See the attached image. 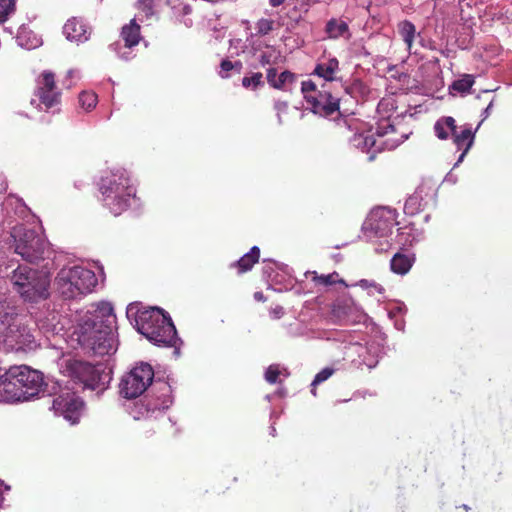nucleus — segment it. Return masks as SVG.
<instances>
[{"mask_svg":"<svg viewBox=\"0 0 512 512\" xmlns=\"http://www.w3.org/2000/svg\"><path fill=\"white\" fill-rule=\"evenodd\" d=\"M64 85H65L67 88H70V87L72 86V82L67 83V81H64Z\"/></svg>","mask_w":512,"mask_h":512,"instance_id":"56","label":"nucleus"},{"mask_svg":"<svg viewBox=\"0 0 512 512\" xmlns=\"http://www.w3.org/2000/svg\"><path fill=\"white\" fill-rule=\"evenodd\" d=\"M377 109H378V112L388 111L389 109L393 110L394 104L390 100L383 99L379 102Z\"/></svg>","mask_w":512,"mask_h":512,"instance_id":"45","label":"nucleus"},{"mask_svg":"<svg viewBox=\"0 0 512 512\" xmlns=\"http://www.w3.org/2000/svg\"><path fill=\"white\" fill-rule=\"evenodd\" d=\"M334 373V369L330 367H325L320 372H318L314 378V380L311 383V386H316L324 381H326L328 378H330Z\"/></svg>","mask_w":512,"mask_h":512,"instance_id":"41","label":"nucleus"},{"mask_svg":"<svg viewBox=\"0 0 512 512\" xmlns=\"http://www.w3.org/2000/svg\"><path fill=\"white\" fill-rule=\"evenodd\" d=\"M136 326L139 333L144 335L151 343L160 347H174V353L179 355L176 328L170 316L162 309L151 307L139 311L136 317Z\"/></svg>","mask_w":512,"mask_h":512,"instance_id":"3","label":"nucleus"},{"mask_svg":"<svg viewBox=\"0 0 512 512\" xmlns=\"http://www.w3.org/2000/svg\"><path fill=\"white\" fill-rule=\"evenodd\" d=\"M16 372L10 367L4 374L0 375V401L20 402L23 401V392L19 389Z\"/></svg>","mask_w":512,"mask_h":512,"instance_id":"19","label":"nucleus"},{"mask_svg":"<svg viewBox=\"0 0 512 512\" xmlns=\"http://www.w3.org/2000/svg\"><path fill=\"white\" fill-rule=\"evenodd\" d=\"M306 276H312V280L318 286L327 287L335 283L334 277L337 276L336 273L328 274V275H318L315 271H307L305 273Z\"/></svg>","mask_w":512,"mask_h":512,"instance_id":"36","label":"nucleus"},{"mask_svg":"<svg viewBox=\"0 0 512 512\" xmlns=\"http://www.w3.org/2000/svg\"><path fill=\"white\" fill-rule=\"evenodd\" d=\"M254 299L256 301H265L266 300L262 292H255Z\"/></svg>","mask_w":512,"mask_h":512,"instance_id":"52","label":"nucleus"},{"mask_svg":"<svg viewBox=\"0 0 512 512\" xmlns=\"http://www.w3.org/2000/svg\"><path fill=\"white\" fill-rule=\"evenodd\" d=\"M295 74L290 71H283L279 75L275 68L267 70V81L275 89L289 91L295 82Z\"/></svg>","mask_w":512,"mask_h":512,"instance_id":"23","label":"nucleus"},{"mask_svg":"<svg viewBox=\"0 0 512 512\" xmlns=\"http://www.w3.org/2000/svg\"><path fill=\"white\" fill-rule=\"evenodd\" d=\"M242 69V63L240 61L232 62L230 60H223L220 64L219 75L222 78H227L231 75V72L239 74Z\"/></svg>","mask_w":512,"mask_h":512,"instance_id":"32","label":"nucleus"},{"mask_svg":"<svg viewBox=\"0 0 512 512\" xmlns=\"http://www.w3.org/2000/svg\"><path fill=\"white\" fill-rule=\"evenodd\" d=\"M397 212L389 207L373 209L363 223L364 238L375 245L376 252H386L393 245L392 229L397 224Z\"/></svg>","mask_w":512,"mask_h":512,"instance_id":"5","label":"nucleus"},{"mask_svg":"<svg viewBox=\"0 0 512 512\" xmlns=\"http://www.w3.org/2000/svg\"><path fill=\"white\" fill-rule=\"evenodd\" d=\"M52 409L71 424L79 422L84 411V402L74 392H65L54 398Z\"/></svg>","mask_w":512,"mask_h":512,"instance_id":"15","label":"nucleus"},{"mask_svg":"<svg viewBox=\"0 0 512 512\" xmlns=\"http://www.w3.org/2000/svg\"><path fill=\"white\" fill-rule=\"evenodd\" d=\"M0 335L11 350L26 351L36 348V340L30 329L19 317L17 308L8 298L0 299Z\"/></svg>","mask_w":512,"mask_h":512,"instance_id":"4","label":"nucleus"},{"mask_svg":"<svg viewBox=\"0 0 512 512\" xmlns=\"http://www.w3.org/2000/svg\"><path fill=\"white\" fill-rule=\"evenodd\" d=\"M16 10V0H0V23L5 22Z\"/></svg>","mask_w":512,"mask_h":512,"instance_id":"35","label":"nucleus"},{"mask_svg":"<svg viewBox=\"0 0 512 512\" xmlns=\"http://www.w3.org/2000/svg\"><path fill=\"white\" fill-rule=\"evenodd\" d=\"M416 230L412 226H405L398 229V233L395 238V242L400 246H412L418 241V235L415 233Z\"/></svg>","mask_w":512,"mask_h":512,"instance_id":"29","label":"nucleus"},{"mask_svg":"<svg viewBox=\"0 0 512 512\" xmlns=\"http://www.w3.org/2000/svg\"><path fill=\"white\" fill-rule=\"evenodd\" d=\"M452 136H453V142L456 145L457 149L462 150L456 163L454 164V168H456L460 165V163L463 162L468 151L473 146L474 138H475V131H472V128L470 125H466L465 127H463V129L460 132H457V129H456L455 132L452 134Z\"/></svg>","mask_w":512,"mask_h":512,"instance_id":"22","label":"nucleus"},{"mask_svg":"<svg viewBox=\"0 0 512 512\" xmlns=\"http://www.w3.org/2000/svg\"><path fill=\"white\" fill-rule=\"evenodd\" d=\"M275 432H276L275 427H274V426H271V428H270V434H271L272 436H275Z\"/></svg>","mask_w":512,"mask_h":512,"instance_id":"54","label":"nucleus"},{"mask_svg":"<svg viewBox=\"0 0 512 512\" xmlns=\"http://www.w3.org/2000/svg\"><path fill=\"white\" fill-rule=\"evenodd\" d=\"M11 281L25 301L38 302L50 295L51 277L46 270H33L26 265H20L13 271Z\"/></svg>","mask_w":512,"mask_h":512,"instance_id":"7","label":"nucleus"},{"mask_svg":"<svg viewBox=\"0 0 512 512\" xmlns=\"http://www.w3.org/2000/svg\"><path fill=\"white\" fill-rule=\"evenodd\" d=\"M346 316L347 320L353 323H360L366 319V314L364 311L355 305L349 307V312Z\"/></svg>","mask_w":512,"mask_h":512,"instance_id":"38","label":"nucleus"},{"mask_svg":"<svg viewBox=\"0 0 512 512\" xmlns=\"http://www.w3.org/2000/svg\"><path fill=\"white\" fill-rule=\"evenodd\" d=\"M286 0H269V5L271 7H279L280 5H282Z\"/></svg>","mask_w":512,"mask_h":512,"instance_id":"51","label":"nucleus"},{"mask_svg":"<svg viewBox=\"0 0 512 512\" xmlns=\"http://www.w3.org/2000/svg\"><path fill=\"white\" fill-rule=\"evenodd\" d=\"M262 74L260 72L254 73L249 77H244L242 79V85L246 88H257L259 85L263 84Z\"/></svg>","mask_w":512,"mask_h":512,"instance_id":"39","label":"nucleus"},{"mask_svg":"<svg viewBox=\"0 0 512 512\" xmlns=\"http://www.w3.org/2000/svg\"><path fill=\"white\" fill-rule=\"evenodd\" d=\"M456 129V121L451 116L441 117L434 124V133L440 140H447Z\"/></svg>","mask_w":512,"mask_h":512,"instance_id":"25","label":"nucleus"},{"mask_svg":"<svg viewBox=\"0 0 512 512\" xmlns=\"http://www.w3.org/2000/svg\"><path fill=\"white\" fill-rule=\"evenodd\" d=\"M154 379V371L148 363H140L123 375L119 383V393L125 399L141 396Z\"/></svg>","mask_w":512,"mask_h":512,"instance_id":"11","label":"nucleus"},{"mask_svg":"<svg viewBox=\"0 0 512 512\" xmlns=\"http://www.w3.org/2000/svg\"><path fill=\"white\" fill-rule=\"evenodd\" d=\"M492 102L487 106V108L484 110V115L487 117L489 115V111L492 108Z\"/></svg>","mask_w":512,"mask_h":512,"instance_id":"53","label":"nucleus"},{"mask_svg":"<svg viewBox=\"0 0 512 512\" xmlns=\"http://www.w3.org/2000/svg\"><path fill=\"white\" fill-rule=\"evenodd\" d=\"M23 39H24V33L19 34L17 37V41H18L19 45H21L27 49L35 48L38 45L37 39H35V41L31 42V43H24Z\"/></svg>","mask_w":512,"mask_h":512,"instance_id":"47","label":"nucleus"},{"mask_svg":"<svg viewBox=\"0 0 512 512\" xmlns=\"http://www.w3.org/2000/svg\"><path fill=\"white\" fill-rule=\"evenodd\" d=\"M115 314L110 302L102 301L77 313L71 340L83 350L104 356L116 351Z\"/></svg>","mask_w":512,"mask_h":512,"instance_id":"1","label":"nucleus"},{"mask_svg":"<svg viewBox=\"0 0 512 512\" xmlns=\"http://www.w3.org/2000/svg\"><path fill=\"white\" fill-rule=\"evenodd\" d=\"M405 307L402 306V305H397L395 308L391 309L389 311V316L390 317H393L395 316L396 314H402L403 311H404Z\"/></svg>","mask_w":512,"mask_h":512,"instance_id":"48","label":"nucleus"},{"mask_svg":"<svg viewBox=\"0 0 512 512\" xmlns=\"http://www.w3.org/2000/svg\"><path fill=\"white\" fill-rule=\"evenodd\" d=\"M36 103V100L35 99H32L31 100V104L34 105Z\"/></svg>","mask_w":512,"mask_h":512,"instance_id":"58","label":"nucleus"},{"mask_svg":"<svg viewBox=\"0 0 512 512\" xmlns=\"http://www.w3.org/2000/svg\"><path fill=\"white\" fill-rule=\"evenodd\" d=\"M325 33L330 39H349L351 37L348 23L341 18H331L326 23Z\"/></svg>","mask_w":512,"mask_h":512,"instance_id":"24","label":"nucleus"},{"mask_svg":"<svg viewBox=\"0 0 512 512\" xmlns=\"http://www.w3.org/2000/svg\"><path fill=\"white\" fill-rule=\"evenodd\" d=\"M260 256V249L253 246L250 251L244 254L234 265L239 268V272L243 273L249 271L253 265L258 262Z\"/></svg>","mask_w":512,"mask_h":512,"instance_id":"27","label":"nucleus"},{"mask_svg":"<svg viewBox=\"0 0 512 512\" xmlns=\"http://www.w3.org/2000/svg\"><path fill=\"white\" fill-rule=\"evenodd\" d=\"M445 181L446 182H450L452 184H455L457 182V176L452 172L450 171L446 176H445Z\"/></svg>","mask_w":512,"mask_h":512,"instance_id":"49","label":"nucleus"},{"mask_svg":"<svg viewBox=\"0 0 512 512\" xmlns=\"http://www.w3.org/2000/svg\"><path fill=\"white\" fill-rule=\"evenodd\" d=\"M121 37L125 44L122 46L121 43L116 42L110 45V49L116 52L119 58L129 60L133 57L131 49L141 40L140 25L136 22V18L122 27Z\"/></svg>","mask_w":512,"mask_h":512,"instance_id":"18","label":"nucleus"},{"mask_svg":"<svg viewBox=\"0 0 512 512\" xmlns=\"http://www.w3.org/2000/svg\"><path fill=\"white\" fill-rule=\"evenodd\" d=\"M382 350V345L375 340L365 344L355 342L346 346L345 356L357 367L366 366L372 369L378 364Z\"/></svg>","mask_w":512,"mask_h":512,"instance_id":"13","label":"nucleus"},{"mask_svg":"<svg viewBox=\"0 0 512 512\" xmlns=\"http://www.w3.org/2000/svg\"><path fill=\"white\" fill-rule=\"evenodd\" d=\"M303 97L314 114L321 117H333L339 114V94L334 87L327 83L317 84L311 80L303 81L301 85Z\"/></svg>","mask_w":512,"mask_h":512,"instance_id":"9","label":"nucleus"},{"mask_svg":"<svg viewBox=\"0 0 512 512\" xmlns=\"http://www.w3.org/2000/svg\"><path fill=\"white\" fill-rule=\"evenodd\" d=\"M413 262V257L401 253H396L390 262L391 270L396 274L404 275L409 272Z\"/></svg>","mask_w":512,"mask_h":512,"instance_id":"26","label":"nucleus"},{"mask_svg":"<svg viewBox=\"0 0 512 512\" xmlns=\"http://www.w3.org/2000/svg\"><path fill=\"white\" fill-rule=\"evenodd\" d=\"M475 82L474 76L470 74H464L461 78L455 80L449 87L450 93L467 94L470 92Z\"/></svg>","mask_w":512,"mask_h":512,"instance_id":"30","label":"nucleus"},{"mask_svg":"<svg viewBox=\"0 0 512 512\" xmlns=\"http://www.w3.org/2000/svg\"><path fill=\"white\" fill-rule=\"evenodd\" d=\"M419 197L417 195L410 196L404 205V210L406 213L414 214L419 210Z\"/></svg>","mask_w":512,"mask_h":512,"instance_id":"42","label":"nucleus"},{"mask_svg":"<svg viewBox=\"0 0 512 512\" xmlns=\"http://www.w3.org/2000/svg\"><path fill=\"white\" fill-rule=\"evenodd\" d=\"M259 61L263 66L278 64L281 61V54L275 48L269 47L261 53Z\"/></svg>","mask_w":512,"mask_h":512,"instance_id":"34","label":"nucleus"},{"mask_svg":"<svg viewBox=\"0 0 512 512\" xmlns=\"http://www.w3.org/2000/svg\"><path fill=\"white\" fill-rule=\"evenodd\" d=\"M16 372L19 389L23 392V401H29L44 393V379L40 371L33 370L26 365L13 366Z\"/></svg>","mask_w":512,"mask_h":512,"instance_id":"14","label":"nucleus"},{"mask_svg":"<svg viewBox=\"0 0 512 512\" xmlns=\"http://www.w3.org/2000/svg\"><path fill=\"white\" fill-rule=\"evenodd\" d=\"M273 29V21L270 19L262 18L256 23L257 33L260 35H267Z\"/></svg>","mask_w":512,"mask_h":512,"instance_id":"40","label":"nucleus"},{"mask_svg":"<svg viewBox=\"0 0 512 512\" xmlns=\"http://www.w3.org/2000/svg\"><path fill=\"white\" fill-rule=\"evenodd\" d=\"M98 185L104 206L115 216L127 210L135 200L136 189L129 173L123 168L105 171Z\"/></svg>","mask_w":512,"mask_h":512,"instance_id":"2","label":"nucleus"},{"mask_svg":"<svg viewBox=\"0 0 512 512\" xmlns=\"http://www.w3.org/2000/svg\"><path fill=\"white\" fill-rule=\"evenodd\" d=\"M398 32L410 50L416 36L415 25L409 20H403L398 24Z\"/></svg>","mask_w":512,"mask_h":512,"instance_id":"28","label":"nucleus"},{"mask_svg":"<svg viewBox=\"0 0 512 512\" xmlns=\"http://www.w3.org/2000/svg\"><path fill=\"white\" fill-rule=\"evenodd\" d=\"M288 373L285 368L278 364L270 365L265 371V380L270 384L281 382V377L286 378Z\"/></svg>","mask_w":512,"mask_h":512,"instance_id":"31","label":"nucleus"},{"mask_svg":"<svg viewBox=\"0 0 512 512\" xmlns=\"http://www.w3.org/2000/svg\"><path fill=\"white\" fill-rule=\"evenodd\" d=\"M67 373L75 381L92 390L109 383L111 376L105 372L102 364L92 365L80 360H71L67 364Z\"/></svg>","mask_w":512,"mask_h":512,"instance_id":"12","label":"nucleus"},{"mask_svg":"<svg viewBox=\"0 0 512 512\" xmlns=\"http://www.w3.org/2000/svg\"><path fill=\"white\" fill-rule=\"evenodd\" d=\"M67 79H73V78H79V71L76 70V69H70L68 72H67Z\"/></svg>","mask_w":512,"mask_h":512,"instance_id":"50","label":"nucleus"},{"mask_svg":"<svg viewBox=\"0 0 512 512\" xmlns=\"http://www.w3.org/2000/svg\"><path fill=\"white\" fill-rule=\"evenodd\" d=\"M339 72V61L335 57L323 58L319 60L314 69V75L324 80L329 87H334L333 83L336 82L339 88L342 87L338 82L337 74Z\"/></svg>","mask_w":512,"mask_h":512,"instance_id":"20","label":"nucleus"},{"mask_svg":"<svg viewBox=\"0 0 512 512\" xmlns=\"http://www.w3.org/2000/svg\"><path fill=\"white\" fill-rule=\"evenodd\" d=\"M98 283L95 272L81 265L63 267L56 277L57 289L66 299L82 298L94 292Z\"/></svg>","mask_w":512,"mask_h":512,"instance_id":"6","label":"nucleus"},{"mask_svg":"<svg viewBox=\"0 0 512 512\" xmlns=\"http://www.w3.org/2000/svg\"><path fill=\"white\" fill-rule=\"evenodd\" d=\"M10 236L13 240L15 253L27 262H35L43 258L46 242L41 235L24 224L12 228Z\"/></svg>","mask_w":512,"mask_h":512,"instance_id":"10","label":"nucleus"},{"mask_svg":"<svg viewBox=\"0 0 512 512\" xmlns=\"http://www.w3.org/2000/svg\"><path fill=\"white\" fill-rule=\"evenodd\" d=\"M389 117L390 116L378 123L376 133H358L350 139V143L353 147L368 154L369 161H373L375 159L376 153L382 150H393L407 138L406 136H401L399 139H382L389 133L394 132V126L390 123Z\"/></svg>","mask_w":512,"mask_h":512,"instance_id":"8","label":"nucleus"},{"mask_svg":"<svg viewBox=\"0 0 512 512\" xmlns=\"http://www.w3.org/2000/svg\"><path fill=\"white\" fill-rule=\"evenodd\" d=\"M359 286H361L364 289H368L370 292L376 291L379 294H382L384 292V288L381 285L376 284L374 282H369L368 280L365 279L359 281Z\"/></svg>","mask_w":512,"mask_h":512,"instance_id":"43","label":"nucleus"},{"mask_svg":"<svg viewBox=\"0 0 512 512\" xmlns=\"http://www.w3.org/2000/svg\"><path fill=\"white\" fill-rule=\"evenodd\" d=\"M274 109L276 110L277 112V116H278V120H279V123L282 122V119H281V114H284L287 112V109H288V103L286 101H280V100H277L275 101L274 103Z\"/></svg>","mask_w":512,"mask_h":512,"instance_id":"44","label":"nucleus"},{"mask_svg":"<svg viewBox=\"0 0 512 512\" xmlns=\"http://www.w3.org/2000/svg\"><path fill=\"white\" fill-rule=\"evenodd\" d=\"M269 314L273 319H279L284 315V309L282 306L277 305L270 309Z\"/></svg>","mask_w":512,"mask_h":512,"instance_id":"46","label":"nucleus"},{"mask_svg":"<svg viewBox=\"0 0 512 512\" xmlns=\"http://www.w3.org/2000/svg\"><path fill=\"white\" fill-rule=\"evenodd\" d=\"M312 387H315V386H312ZM311 393H312L314 396H316V390H315V388H312V389H311Z\"/></svg>","mask_w":512,"mask_h":512,"instance_id":"57","label":"nucleus"},{"mask_svg":"<svg viewBox=\"0 0 512 512\" xmlns=\"http://www.w3.org/2000/svg\"><path fill=\"white\" fill-rule=\"evenodd\" d=\"M171 393L172 388L169 382L156 381L152 388V394L148 395L142 404L146 415L168 409L173 402Z\"/></svg>","mask_w":512,"mask_h":512,"instance_id":"17","label":"nucleus"},{"mask_svg":"<svg viewBox=\"0 0 512 512\" xmlns=\"http://www.w3.org/2000/svg\"><path fill=\"white\" fill-rule=\"evenodd\" d=\"M79 103L83 109L90 111L97 104V95L93 92L84 91L79 95Z\"/></svg>","mask_w":512,"mask_h":512,"instance_id":"37","label":"nucleus"},{"mask_svg":"<svg viewBox=\"0 0 512 512\" xmlns=\"http://www.w3.org/2000/svg\"><path fill=\"white\" fill-rule=\"evenodd\" d=\"M139 14L137 16L139 21H143L145 17L148 19L155 13V0H140L138 2Z\"/></svg>","mask_w":512,"mask_h":512,"instance_id":"33","label":"nucleus"},{"mask_svg":"<svg viewBox=\"0 0 512 512\" xmlns=\"http://www.w3.org/2000/svg\"><path fill=\"white\" fill-rule=\"evenodd\" d=\"M63 33L66 39L71 42L84 43L91 35V30L82 19L73 17L65 23Z\"/></svg>","mask_w":512,"mask_h":512,"instance_id":"21","label":"nucleus"},{"mask_svg":"<svg viewBox=\"0 0 512 512\" xmlns=\"http://www.w3.org/2000/svg\"><path fill=\"white\" fill-rule=\"evenodd\" d=\"M396 327H397V329L402 330L403 329V324L402 323H396Z\"/></svg>","mask_w":512,"mask_h":512,"instance_id":"55","label":"nucleus"},{"mask_svg":"<svg viewBox=\"0 0 512 512\" xmlns=\"http://www.w3.org/2000/svg\"><path fill=\"white\" fill-rule=\"evenodd\" d=\"M35 95L43 104L45 110L52 109L60 103L61 93L55 84V75L50 71H44L36 80Z\"/></svg>","mask_w":512,"mask_h":512,"instance_id":"16","label":"nucleus"}]
</instances>
